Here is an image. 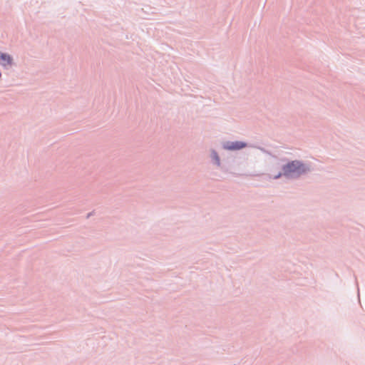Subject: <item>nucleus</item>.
Listing matches in <instances>:
<instances>
[{"instance_id":"1","label":"nucleus","mask_w":365,"mask_h":365,"mask_svg":"<svg viewBox=\"0 0 365 365\" xmlns=\"http://www.w3.org/2000/svg\"><path fill=\"white\" fill-rule=\"evenodd\" d=\"M284 174L285 175H290L292 174H300L305 171L302 164L299 161H293L286 165L283 168Z\"/></svg>"},{"instance_id":"2","label":"nucleus","mask_w":365,"mask_h":365,"mask_svg":"<svg viewBox=\"0 0 365 365\" xmlns=\"http://www.w3.org/2000/svg\"><path fill=\"white\" fill-rule=\"evenodd\" d=\"M12 63L11 57L6 53H0V63L3 66L11 65Z\"/></svg>"},{"instance_id":"3","label":"nucleus","mask_w":365,"mask_h":365,"mask_svg":"<svg viewBox=\"0 0 365 365\" xmlns=\"http://www.w3.org/2000/svg\"><path fill=\"white\" fill-rule=\"evenodd\" d=\"M245 146V144L241 142L231 143L230 144L225 146L228 150H239Z\"/></svg>"},{"instance_id":"4","label":"nucleus","mask_w":365,"mask_h":365,"mask_svg":"<svg viewBox=\"0 0 365 365\" xmlns=\"http://www.w3.org/2000/svg\"><path fill=\"white\" fill-rule=\"evenodd\" d=\"M213 158L215 159L217 163L219 165L220 164V159H219V157H218L217 154L215 152L213 153Z\"/></svg>"}]
</instances>
